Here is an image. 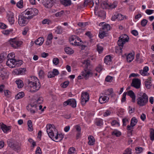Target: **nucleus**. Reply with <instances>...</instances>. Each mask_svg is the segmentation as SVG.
I'll return each mask as SVG.
<instances>
[{"label":"nucleus","instance_id":"60","mask_svg":"<svg viewBox=\"0 0 154 154\" xmlns=\"http://www.w3.org/2000/svg\"><path fill=\"white\" fill-rule=\"evenodd\" d=\"M94 3H95L96 5H98L99 4V0H93L92 1H91V4H92V7L94 6Z\"/></svg>","mask_w":154,"mask_h":154},{"label":"nucleus","instance_id":"13","mask_svg":"<svg viewBox=\"0 0 154 154\" xmlns=\"http://www.w3.org/2000/svg\"><path fill=\"white\" fill-rule=\"evenodd\" d=\"M0 128L2 129L4 133H7L10 129L11 126H7L2 122L0 123Z\"/></svg>","mask_w":154,"mask_h":154},{"label":"nucleus","instance_id":"30","mask_svg":"<svg viewBox=\"0 0 154 154\" xmlns=\"http://www.w3.org/2000/svg\"><path fill=\"white\" fill-rule=\"evenodd\" d=\"M64 51L66 54H71L74 53V51L69 47L65 48Z\"/></svg>","mask_w":154,"mask_h":154},{"label":"nucleus","instance_id":"48","mask_svg":"<svg viewBox=\"0 0 154 154\" xmlns=\"http://www.w3.org/2000/svg\"><path fill=\"white\" fill-rule=\"evenodd\" d=\"M103 66L100 65L99 64L96 68V71L98 72H100L103 69Z\"/></svg>","mask_w":154,"mask_h":154},{"label":"nucleus","instance_id":"11","mask_svg":"<svg viewBox=\"0 0 154 154\" xmlns=\"http://www.w3.org/2000/svg\"><path fill=\"white\" fill-rule=\"evenodd\" d=\"M7 60L6 63V65L10 67H15V59L13 58V57H11V58H8Z\"/></svg>","mask_w":154,"mask_h":154},{"label":"nucleus","instance_id":"2","mask_svg":"<svg viewBox=\"0 0 154 154\" xmlns=\"http://www.w3.org/2000/svg\"><path fill=\"white\" fill-rule=\"evenodd\" d=\"M35 81L33 82L28 80V83L29 85L34 90L31 89L30 91L32 92L37 91L40 88L41 85L39 80L36 77H34Z\"/></svg>","mask_w":154,"mask_h":154},{"label":"nucleus","instance_id":"33","mask_svg":"<svg viewBox=\"0 0 154 154\" xmlns=\"http://www.w3.org/2000/svg\"><path fill=\"white\" fill-rule=\"evenodd\" d=\"M24 96V94L23 92H21L19 93L15 96V99L17 100L22 98Z\"/></svg>","mask_w":154,"mask_h":154},{"label":"nucleus","instance_id":"6","mask_svg":"<svg viewBox=\"0 0 154 154\" xmlns=\"http://www.w3.org/2000/svg\"><path fill=\"white\" fill-rule=\"evenodd\" d=\"M9 42L11 47L15 48H18L22 44L21 41H18L15 38L11 39Z\"/></svg>","mask_w":154,"mask_h":154},{"label":"nucleus","instance_id":"47","mask_svg":"<svg viewBox=\"0 0 154 154\" xmlns=\"http://www.w3.org/2000/svg\"><path fill=\"white\" fill-rule=\"evenodd\" d=\"M8 144L10 147L14 148V145L13 144L12 140L11 139H8L7 141Z\"/></svg>","mask_w":154,"mask_h":154},{"label":"nucleus","instance_id":"57","mask_svg":"<svg viewBox=\"0 0 154 154\" xmlns=\"http://www.w3.org/2000/svg\"><path fill=\"white\" fill-rule=\"evenodd\" d=\"M28 12H29V11H27V10H26L22 13V14L21 15H23L24 17H29L30 14H28L27 13Z\"/></svg>","mask_w":154,"mask_h":154},{"label":"nucleus","instance_id":"44","mask_svg":"<svg viewBox=\"0 0 154 154\" xmlns=\"http://www.w3.org/2000/svg\"><path fill=\"white\" fill-rule=\"evenodd\" d=\"M123 125L126 126L127 123L129 122V119L127 118H125L122 119Z\"/></svg>","mask_w":154,"mask_h":154},{"label":"nucleus","instance_id":"42","mask_svg":"<svg viewBox=\"0 0 154 154\" xmlns=\"http://www.w3.org/2000/svg\"><path fill=\"white\" fill-rule=\"evenodd\" d=\"M97 51H98L99 54H101L103 50V48L100 46L99 45H97Z\"/></svg>","mask_w":154,"mask_h":154},{"label":"nucleus","instance_id":"52","mask_svg":"<svg viewBox=\"0 0 154 154\" xmlns=\"http://www.w3.org/2000/svg\"><path fill=\"white\" fill-rule=\"evenodd\" d=\"M43 99L42 97H39L37 100L35 102V104H36V103H38L39 104H40L42 103L43 102Z\"/></svg>","mask_w":154,"mask_h":154},{"label":"nucleus","instance_id":"22","mask_svg":"<svg viewBox=\"0 0 154 154\" xmlns=\"http://www.w3.org/2000/svg\"><path fill=\"white\" fill-rule=\"evenodd\" d=\"M8 20L11 25H12L14 24V16L12 13H11L8 14Z\"/></svg>","mask_w":154,"mask_h":154},{"label":"nucleus","instance_id":"17","mask_svg":"<svg viewBox=\"0 0 154 154\" xmlns=\"http://www.w3.org/2000/svg\"><path fill=\"white\" fill-rule=\"evenodd\" d=\"M126 61L130 63L132 62L134 59V53H131L126 55Z\"/></svg>","mask_w":154,"mask_h":154},{"label":"nucleus","instance_id":"54","mask_svg":"<svg viewBox=\"0 0 154 154\" xmlns=\"http://www.w3.org/2000/svg\"><path fill=\"white\" fill-rule=\"evenodd\" d=\"M154 12V10L151 9H147L145 11V13L148 15H151Z\"/></svg>","mask_w":154,"mask_h":154},{"label":"nucleus","instance_id":"64","mask_svg":"<svg viewBox=\"0 0 154 154\" xmlns=\"http://www.w3.org/2000/svg\"><path fill=\"white\" fill-rule=\"evenodd\" d=\"M131 33L135 36H137L138 35V31L136 30H133L131 31Z\"/></svg>","mask_w":154,"mask_h":154},{"label":"nucleus","instance_id":"40","mask_svg":"<svg viewBox=\"0 0 154 154\" xmlns=\"http://www.w3.org/2000/svg\"><path fill=\"white\" fill-rule=\"evenodd\" d=\"M65 12L63 10H62L60 12H57L55 14V15L56 17H61L64 15Z\"/></svg>","mask_w":154,"mask_h":154},{"label":"nucleus","instance_id":"19","mask_svg":"<svg viewBox=\"0 0 154 154\" xmlns=\"http://www.w3.org/2000/svg\"><path fill=\"white\" fill-rule=\"evenodd\" d=\"M127 95L129 96L132 99V101L133 102H135L136 96L132 90H129L127 92Z\"/></svg>","mask_w":154,"mask_h":154},{"label":"nucleus","instance_id":"55","mask_svg":"<svg viewBox=\"0 0 154 154\" xmlns=\"http://www.w3.org/2000/svg\"><path fill=\"white\" fill-rule=\"evenodd\" d=\"M52 2H51L47 1L46 3H45V7L47 8H50L51 7Z\"/></svg>","mask_w":154,"mask_h":154},{"label":"nucleus","instance_id":"15","mask_svg":"<svg viewBox=\"0 0 154 154\" xmlns=\"http://www.w3.org/2000/svg\"><path fill=\"white\" fill-rule=\"evenodd\" d=\"M28 108L30 109L29 110L30 112L32 113H34L37 110V105L35 104H31L27 106V109H28Z\"/></svg>","mask_w":154,"mask_h":154},{"label":"nucleus","instance_id":"61","mask_svg":"<svg viewBox=\"0 0 154 154\" xmlns=\"http://www.w3.org/2000/svg\"><path fill=\"white\" fill-rule=\"evenodd\" d=\"M69 82L68 81H66L64 82L62 85H61L62 87L63 88H66L68 85Z\"/></svg>","mask_w":154,"mask_h":154},{"label":"nucleus","instance_id":"28","mask_svg":"<svg viewBox=\"0 0 154 154\" xmlns=\"http://www.w3.org/2000/svg\"><path fill=\"white\" fill-rule=\"evenodd\" d=\"M82 43V42L81 39L77 36V38H76L74 42V45L75 46L81 45Z\"/></svg>","mask_w":154,"mask_h":154},{"label":"nucleus","instance_id":"20","mask_svg":"<svg viewBox=\"0 0 154 154\" xmlns=\"http://www.w3.org/2000/svg\"><path fill=\"white\" fill-rule=\"evenodd\" d=\"M103 5L105 6L106 9H112L116 7L115 2H114L112 4L110 3V4H109L106 2H104L103 3Z\"/></svg>","mask_w":154,"mask_h":154},{"label":"nucleus","instance_id":"45","mask_svg":"<svg viewBox=\"0 0 154 154\" xmlns=\"http://www.w3.org/2000/svg\"><path fill=\"white\" fill-rule=\"evenodd\" d=\"M150 137L152 140H154V130L151 129L150 130Z\"/></svg>","mask_w":154,"mask_h":154},{"label":"nucleus","instance_id":"12","mask_svg":"<svg viewBox=\"0 0 154 154\" xmlns=\"http://www.w3.org/2000/svg\"><path fill=\"white\" fill-rule=\"evenodd\" d=\"M104 22H102L99 24V26H102L100 28L101 31H104L106 32L110 30V25L107 24L105 23Z\"/></svg>","mask_w":154,"mask_h":154},{"label":"nucleus","instance_id":"27","mask_svg":"<svg viewBox=\"0 0 154 154\" xmlns=\"http://www.w3.org/2000/svg\"><path fill=\"white\" fill-rule=\"evenodd\" d=\"M151 78H149L145 82L146 87L148 89H149L151 87Z\"/></svg>","mask_w":154,"mask_h":154},{"label":"nucleus","instance_id":"51","mask_svg":"<svg viewBox=\"0 0 154 154\" xmlns=\"http://www.w3.org/2000/svg\"><path fill=\"white\" fill-rule=\"evenodd\" d=\"M148 22L147 20L145 19L142 20L141 21V25L142 26L144 27L146 26Z\"/></svg>","mask_w":154,"mask_h":154},{"label":"nucleus","instance_id":"50","mask_svg":"<svg viewBox=\"0 0 154 154\" xmlns=\"http://www.w3.org/2000/svg\"><path fill=\"white\" fill-rule=\"evenodd\" d=\"M135 150L137 153H140L141 152L143 151V149L141 147H136Z\"/></svg>","mask_w":154,"mask_h":154},{"label":"nucleus","instance_id":"10","mask_svg":"<svg viewBox=\"0 0 154 154\" xmlns=\"http://www.w3.org/2000/svg\"><path fill=\"white\" fill-rule=\"evenodd\" d=\"M141 81L138 79H133L131 83V85L137 89L139 88L140 86Z\"/></svg>","mask_w":154,"mask_h":154},{"label":"nucleus","instance_id":"58","mask_svg":"<svg viewBox=\"0 0 154 154\" xmlns=\"http://www.w3.org/2000/svg\"><path fill=\"white\" fill-rule=\"evenodd\" d=\"M53 62L55 65H57L59 63L58 59L57 58H54L53 60Z\"/></svg>","mask_w":154,"mask_h":154},{"label":"nucleus","instance_id":"31","mask_svg":"<svg viewBox=\"0 0 154 154\" xmlns=\"http://www.w3.org/2000/svg\"><path fill=\"white\" fill-rule=\"evenodd\" d=\"M111 57L110 55L106 56L104 59V63L106 64H110V62L111 61Z\"/></svg>","mask_w":154,"mask_h":154},{"label":"nucleus","instance_id":"14","mask_svg":"<svg viewBox=\"0 0 154 154\" xmlns=\"http://www.w3.org/2000/svg\"><path fill=\"white\" fill-rule=\"evenodd\" d=\"M149 69L148 66H145L144 67L143 69L140 70L139 72L143 76H148L149 75L148 71Z\"/></svg>","mask_w":154,"mask_h":154},{"label":"nucleus","instance_id":"34","mask_svg":"<svg viewBox=\"0 0 154 154\" xmlns=\"http://www.w3.org/2000/svg\"><path fill=\"white\" fill-rule=\"evenodd\" d=\"M117 115L120 117H122L124 114V109H117Z\"/></svg>","mask_w":154,"mask_h":154},{"label":"nucleus","instance_id":"25","mask_svg":"<svg viewBox=\"0 0 154 154\" xmlns=\"http://www.w3.org/2000/svg\"><path fill=\"white\" fill-rule=\"evenodd\" d=\"M64 137V136L62 134H59L57 133V135L54 137L55 138L54 141L56 142H58L61 141Z\"/></svg>","mask_w":154,"mask_h":154},{"label":"nucleus","instance_id":"3","mask_svg":"<svg viewBox=\"0 0 154 154\" xmlns=\"http://www.w3.org/2000/svg\"><path fill=\"white\" fill-rule=\"evenodd\" d=\"M129 39L128 36L126 34H124L121 35L118 40L117 43L118 45L120 47L119 49L117 48V51H119L120 53H122V49L125 44L128 42Z\"/></svg>","mask_w":154,"mask_h":154},{"label":"nucleus","instance_id":"62","mask_svg":"<svg viewBox=\"0 0 154 154\" xmlns=\"http://www.w3.org/2000/svg\"><path fill=\"white\" fill-rule=\"evenodd\" d=\"M48 134L49 137L51 138L53 140H54L55 136H54V134L53 132H52L51 133Z\"/></svg>","mask_w":154,"mask_h":154},{"label":"nucleus","instance_id":"37","mask_svg":"<svg viewBox=\"0 0 154 154\" xmlns=\"http://www.w3.org/2000/svg\"><path fill=\"white\" fill-rule=\"evenodd\" d=\"M95 124L98 126H101L103 125V120L102 119H97L95 122Z\"/></svg>","mask_w":154,"mask_h":154},{"label":"nucleus","instance_id":"29","mask_svg":"<svg viewBox=\"0 0 154 154\" xmlns=\"http://www.w3.org/2000/svg\"><path fill=\"white\" fill-rule=\"evenodd\" d=\"M47 128V132L48 134L51 133L52 132H53V130L55 129L52 126L51 124H49L47 125L46 126Z\"/></svg>","mask_w":154,"mask_h":154},{"label":"nucleus","instance_id":"24","mask_svg":"<svg viewBox=\"0 0 154 154\" xmlns=\"http://www.w3.org/2000/svg\"><path fill=\"white\" fill-rule=\"evenodd\" d=\"M88 144L89 145H93L95 142V140L93 136L90 135L88 137Z\"/></svg>","mask_w":154,"mask_h":154},{"label":"nucleus","instance_id":"23","mask_svg":"<svg viewBox=\"0 0 154 154\" xmlns=\"http://www.w3.org/2000/svg\"><path fill=\"white\" fill-rule=\"evenodd\" d=\"M116 19L119 21H121L125 19H127L128 17L121 14H118L116 15Z\"/></svg>","mask_w":154,"mask_h":154},{"label":"nucleus","instance_id":"32","mask_svg":"<svg viewBox=\"0 0 154 154\" xmlns=\"http://www.w3.org/2000/svg\"><path fill=\"white\" fill-rule=\"evenodd\" d=\"M106 32L103 30V31L101 32H99L98 35L99 37L102 39L104 37L107 36L108 35V34Z\"/></svg>","mask_w":154,"mask_h":154},{"label":"nucleus","instance_id":"38","mask_svg":"<svg viewBox=\"0 0 154 154\" xmlns=\"http://www.w3.org/2000/svg\"><path fill=\"white\" fill-rule=\"evenodd\" d=\"M76 38H77L76 35H72L70 38L69 41L70 44L74 45V42Z\"/></svg>","mask_w":154,"mask_h":154},{"label":"nucleus","instance_id":"53","mask_svg":"<svg viewBox=\"0 0 154 154\" xmlns=\"http://www.w3.org/2000/svg\"><path fill=\"white\" fill-rule=\"evenodd\" d=\"M113 93V90L112 88L108 89V90L106 92L105 94L106 95H110Z\"/></svg>","mask_w":154,"mask_h":154},{"label":"nucleus","instance_id":"43","mask_svg":"<svg viewBox=\"0 0 154 154\" xmlns=\"http://www.w3.org/2000/svg\"><path fill=\"white\" fill-rule=\"evenodd\" d=\"M22 61L20 60H16L15 59V67H19L22 64Z\"/></svg>","mask_w":154,"mask_h":154},{"label":"nucleus","instance_id":"39","mask_svg":"<svg viewBox=\"0 0 154 154\" xmlns=\"http://www.w3.org/2000/svg\"><path fill=\"white\" fill-rule=\"evenodd\" d=\"M75 148L73 147H70L68 150V154H74L75 152Z\"/></svg>","mask_w":154,"mask_h":154},{"label":"nucleus","instance_id":"36","mask_svg":"<svg viewBox=\"0 0 154 154\" xmlns=\"http://www.w3.org/2000/svg\"><path fill=\"white\" fill-rule=\"evenodd\" d=\"M16 82L18 88H21L23 87V82L21 80H18L16 81Z\"/></svg>","mask_w":154,"mask_h":154},{"label":"nucleus","instance_id":"41","mask_svg":"<svg viewBox=\"0 0 154 154\" xmlns=\"http://www.w3.org/2000/svg\"><path fill=\"white\" fill-rule=\"evenodd\" d=\"M9 74L7 73H2L0 75V77L2 78L3 80H4L8 78Z\"/></svg>","mask_w":154,"mask_h":154},{"label":"nucleus","instance_id":"26","mask_svg":"<svg viewBox=\"0 0 154 154\" xmlns=\"http://www.w3.org/2000/svg\"><path fill=\"white\" fill-rule=\"evenodd\" d=\"M44 41V39L43 37H39L35 41V43L36 45H41L43 44Z\"/></svg>","mask_w":154,"mask_h":154},{"label":"nucleus","instance_id":"7","mask_svg":"<svg viewBox=\"0 0 154 154\" xmlns=\"http://www.w3.org/2000/svg\"><path fill=\"white\" fill-rule=\"evenodd\" d=\"M89 95L87 92H82L81 95V103L82 105H85L89 100Z\"/></svg>","mask_w":154,"mask_h":154},{"label":"nucleus","instance_id":"49","mask_svg":"<svg viewBox=\"0 0 154 154\" xmlns=\"http://www.w3.org/2000/svg\"><path fill=\"white\" fill-rule=\"evenodd\" d=\"M113 79V78L109 75L107 76L106 79L105 81L107 82H110Z\"/></svg>","mask_w":154,"mask_h":154},{"label":"nucleus","instance_id":"4","mask_svg":"<svg viewBox=\"0 0 154 154\" xmlns=\"http://www.w3.org/2000/svg\"><path fill=\"white\" fill-rule=\"evenodd\" d=\"M148 97L145 93L138 97L137 100V103L140 106H143L146 105L148 102Z\"/></svg>","mask_w":154,"mask_h":154},{"label":"nucleus","instance_id":"56","mask_svg":"<svg viewBox=\"0 0 154 154\" xmlns=\"http://www.w3.org/2000/svg\"><path fill=\"white\" fill-rule=\"evenodd\" d=\"M91 0H85L84 2L83 3V5L84 6H87L88 5L89 3L91 4Z\"/></svg>","mask_w":154,"mask_h":154},{"label":"nucleus","instance_id":"46","mask_svg":"<svg viewBox=\"0 0 154 154\" xmlns=\"http://www.w3.org/2000/svg\"><path fill=\"white\" fill-rule=\"evenodd\" d=\"M23 0H20L18 2L17 4V7L19 8H22L23 7Z\"/></svg>","mask_w":154,"mask_h":154},{"label":"nucleus","instance_id":"21","mask_svg":"<svg viewBox=\"0 0 154 154\" xmlns=\"http://www.w3.org/2000/svg\"><path fill=\"white\" fill-rule=\"evenodd\" d=\"M109 100V98L106 96H100L99 99V102L103 104L108 101Z\"/></svg>","mask_w":154,"mask_h":154},{"label":"nucleus","instance_id":"1","mask_svg":"<svg viewBox=\"0 0 154 154\" xmlns=\"http://www.w3.org/2000/svg\"><path fill=\"white\" fill-rule=\"evenodd\" d=\"M82 63L85 68L84 70L81 72V75L78 77V79H81L85 78L87 80L89 78L91 77L93 75L92 69L91 68L92 65L90 63V60H84Z\"/></svg>","mask_w":154,"mask_h":154},{"label":"nucleus","instance_id":"8","mask_svg":"<svg viewBox=\"0 0 154 154\" xmlns=\"http://www.w3.org/2000/svg\"><path fill=\"white\" fill-rule=\"evenodd\" d=\"M67 105H69L73 108L75 107L76 106V103L75 99L73 98L69 99L63 103V106H66Z\"/></svg>","mask_w":154,"mask_h":154},{"label":"nucleus","instance_id":"18","mask_svg":"<svg viewBox=\"0 0 154 154\" xmlns=\"http://www.w3.org/2000/svg\"><path fill=\"white\" fill-rule=\"evenodd\" d=\"M61 4L65 7L69 6L72 4L71 0H60Z\"/></svg>","mask_w":154,"mask_h":154},{"label":"nucleus","instance_id":"9","mask_svg":"<svg viewBox=\"0 0 154 154\" xmlns=\"http://www.w3.org/2000/svg\"><path fill=\"white\" fill-rule=\"evenodd\" d=\"M138 122V120L135 117H133L131 119L130 125H128L127 127V129L128 131H131L133 129V127L135 126Z\"/></svg>","mask_w":154,"mask_h":154},{"label":"nucleus","instance_id":"63","mask_svg":"<svg viewBox=\"0 0 154 154\" xmlns=\"http://www.w3.org/2000/svg\"><path fill=\"white\" fill-rule=\"evenodd\" d=\"M5 58V56H4V54H0V63H2Z\"/></svg>","mask_w":154,"mask_h":154},{"label":"nucleus","instance_id":"16","mask_svg":"<svg viewBox=\"0 0 154 154\" xmlns=\"http://www.w3.org/2000/svg\"><path fill=\"white\" fill-rule=\"evenodd\" d=\"M38 13V11L37 9L35 8H32L30 9V10L29 11V12L27 13L30 14L29 16L32 17V18L34 16L36 15Z\"/></svg>","mask_w":154,"mask_h":154},{"label":"nucleus","instance_id":"35","mask_svg":"<svg viewBox=\"0 0 154 154\" xmlns=\"http://www.w3.org/2000/svg\"><path fill=\"white\" fill-rule=\"evenodd\" d=\"M28 130L29 131H31L33 130L32 123L31 120H29L28 121Z\"/></svg>","mask_w":154,"mask_h":154},{"label":"nucleus","instance_id":"59","mask_svg":"<svg viewBox=\"0 0 154 154\" xmlns=\"http://www.w3.org/2000/svg\"><path fill=\"white\" fill-rule=\"evenodd\" d=\"M126 93L124 92L122 96L121 101L122 103L125 102L126 101Z\"/></svg>","mask_w":154,"mask_h":154},{"label":"nucleus","instance_id":"5","mask_svg":"<svg viewBox=\"0 0 154 154\" xmlns=\"http://www.w3.org/2000/svg\"><path fill=\"white\" fill-rule=\"evenodd\" d=\"M32 18V17L29 16L24 17L23 15H19L18 18V23L20 26H24L28 23L29 20Z\"/></svg>","mask_w":154,"mask_h":154}]
</instances>
